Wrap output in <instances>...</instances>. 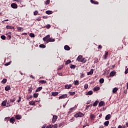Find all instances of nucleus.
<instances>
[{"mask_svg":"<svg viewBox=\"0 0 128 128\" xmlns=\"http://www.w3.org/2000/svg\"><path fill=\"white\" fill-rule=\"evenodd\" d=\"M76 60L78 62H86V58H82V56L80 55L76 58Z\"/></svg>","mask_w":128,"mask_h":128,"instance_id":"nucleus-1","label":"nucleus"},{"mask_svg":"<svg viewBox=\"0 0 128 128\" xmlns=\"http://www.w3.org/2000/svg\"><path fill=\"white\" fill-rule=\"evenodd\" d=\"M50 36L48 34L43 38V40L44 41L46 44H48V40H50Z\"/></svg>","mask_w":128,"mask_h":128,"instance_id":"nucleus-2","label":"nucleus"},{"mask_svg":"<svg viewBox=\"0 0 128 128\" xmlns=\"http://www.w3.org/2000/svg\"><path fill=\"white\" fill-rule=\"evenodd\" d=\"M84 116V114L82 113L81 112H79L74 115V117L75 118H82V116Z\"/></svg>","mask_w":128,"mask_h":128,"instance_id":"nucleus-3","label":"nucleus"},{"mask_svg":"<svg viewBox=\"0 0 128 128\" xmlns=\"http://www.w3.org/2000/svg\"><path fill=\"white\" fill-rule=\"evenodd\" d=\"M56 120H58V116H56V115H54L52 121V124H54V122H56Z\"/></svg>","mask_w":128,"mask_h":128,"instance_id":"nucleus-4","label":"nucleus"},{"mask_svg":"<svg viewBox=\"0 0 128 128\" xmlns=\"http://www.w3.org/2000/svg\"><path fill=\"white\" fill-rule=\"evenodd\" d=\"M11 8H18V4L16 3H12L11 4Z\"/></svg>","mask_w":128,"mask_h":128,"instance_id":"nucleus-5","label":"nucleus"},{"mask_svg":"<svg viewBox=\"0 0 128 128\" xmlns=\"http://www.w3.org/2000/svg\"><path fill=\"white\" fill-rule=\"evenodd\" d=\"M72 84H70L69 85L67 84L64 86V88L66 90H70V88H72Z\"/></svg>","mask_w":128,"mask_h":128,"instance_id":"nucleus-6","label":"nucleus"},{"mask_svg":"<svg viewBox=\"0 0 128 128\" xmlns=\"http://www.w3.org/2000/svg\"><path fill=\"white\" fill-rule=\"evenodd\" d=\"M68 98V94H63L59 96V100H60L62 98Z\"/></svg>","mask_w":128,"mask_h":128,"instance_id":"nucleus-7","label":"nucleus"},{"mask_svg":"<svg viewBox=\"0 0 128 128\" xmlns=\"http://www.w3.org/2000/svg\"><path fill=\"white\" fill-rule=\"evenodd\" d=\"M10 122L11 124H14V122H16V118L14 117H12L10 120Z\"/></svg>","mask_w":128,"mask_h":128,"instance_id":"nucleus-8","label":"nucleus"},{"mask_svg":"<svg viewBox=\"0 0 128 128\" xmlns=\"http://www.w3.org/2000/svg\"><path fill=\"white\" fill-rule=\"evenodd\" d=\"M6 30H14V27L10 26H6Z\"/></svg>","mask_w":128,"mask_h":128,"instance_id":"nucleus-9","label":"nucleus"},{"mask_svg":"<svg viewBox=\"0 0 128 128\" xmlns=\"http://www.w3.org/2000/svg\"><path fill=\"white\" fill-rule=\"evenodd\" d=\"M37 101H34L32 100L30 102H29V104L30 106H36V102Z\"/></svg>","mask_w":128,"mask_h":128,"instance_id":"nucleus-10","label":"nucleus"},{"mask_svg":"<svg viewBox=\"0 0 128 128\" xmlns=\"http://www.w3.org/2000/svg\"><path fill=\"white\" fill-rule=\"evenodd\" d=\"M110 118H111L110 114H108L106 116L105 118V120H110Z\"/></svg>","mask_w":128,"mask_h":128,"instance_id":"nucleus-11","label":"nucleus"},{"mask_svg":"<svg viewBox=\"0 0 128 128\" xmlns=\"http://www.w3.org/2000/svg\"><path fill=\"white\" fill-rule=\"evenodd\" d=\"M94 94V92H92V90H90L87 92H86V96H92Z\"/></svg>","mask_w":128,"mask_h":128,"instance_id":"nucleus-12","label":"nucleus"},{"mask_svg":"<svg viewBox=\"0 0 128 128\" xmlns=\"http://www.w3.org/2000/svg\"><path fill=\"white\" fill-rule=\"evenodd\" d=\"M91 4H98V2L94 0H90Z\"/></svg>","mask_w":128,"mask_h":128,"instance_id":"nucleus-13","label":"nucleus"},{"mask_svg":"<svg viewBox=\"0 0 128 128\" xmlns=\"http://www.w3.org/2000/svg\"><path fill=\"white\" fill-rule=\"evenodd\" d=\"M6 102H8V101L6 100H4L2 102V106H6Z\"/></svg>","mask_w":128,"mask_h":128,"instance_id":"nucleus-14","label":"nucleus"},{"mask_svg":"<svg viewBox=\"0 0 128 128\" xmlns=\"http://www.w3.org/2000/svg\"><path fill=\"white\" fill-rule=\"evenodd\" d=\"M94 74V69H91V70L87 73L88 76H90L91 74Z\"/></svg>","mask_w":128,"mask_h":128,"instance_id":"nucleus-15","label":"nucleus"},{"mask_svg":"<svg viewBox=\"0 0 128 128\" xmlns=\"http://www.w3.org/2000/svg\"><path fill=\"white\" fill-rule=\"evenodd\" d=\"M116 72L114 71H112V72H110V76H116Z\"/></svg>","mask_w":128,"mask_h":128,"instance_id":"nucleus-16","label":"nucleus"},{"mask_svg":"<svg viewBox=\"0 0 128 128\" xmlns=\"http://www.w3.org/2000/svg\"><path fill=\"white\" fill-rule=\"evenodd\" d=\"M64 49L65 50H70V48L68 46L66 45L64 46Z\"/></svg>","mask_w":128,"mask_h":128,"instance_id":"nucleus-17","label":"nucleus"},{"mask_svg":"<svg viewBox=\"0 0 128 128\" xmlns=\"http://www.w3.org/2000/svg\"><path fill=\"white\" fill-rule=\"evenodd\" d=\"M42 90V87L40 86L36 90V92H40Z\"/></svg>","mask_w":128,"mask_h":128,"instance_id":"nucleus-18","label":"nucleus"},{"mask_svg":"<svg viewBox=\"0 0 128 128\" xmlns=\"http://www.w3.org/2000/svg\"><path fill=\"white\" fill-rule=\"evenodd\" d=\"M104 106V102L101 101L99 102L98 106Z\"/></svg>","mask_w":128,"mask_h":128,"instance_id":"nucleus-19","label":"nucleus"},{"mask_svg":"<svg viewBox=\"0 0 128 128\" xmlns=\"http://www.w3.org/2000/svg\"><path fill=\"white\" fill-rule=\"evenodd\" d=\"M118 90V88H114L112 90V94H116Z\"/></svg>","mask_w":128,"mask_h":128,"instance_id":"nucleus-20","label":"nucleus"},{"mask_svg":"<svg viewBox=\"0 0 128 128\" xmlns=\"http://www.w3.org/2000/svg\"><path fill=\"white\" fill-rule=\"evenodd\" d=\"M56 42V39H52L50 38V37L49 38L48 42Z\"/></svg>","mask_w":128,"mask_h":128,"instance_id":"nucleus-21","label":"nucleus"},{"mask_svg":"<svg viewBox=\"0 0 128 128\" xmlns=\"http://www.w3.org/2000/svg\"><path fill=\"white\" fill-rule=\"evenodd\" d=\"M108 52H106V54L104 56V60H106V58H108Z\"/></svg>","mask_w":128,"mask_h":128,"instance_id":"nucleus-22","label":"nucleus"},{"mask_svg":"<svg viewBox=\"0 0 128 128\" xmlns=\"http://www.w3.org/2000/svg\"><path fill=\"white\" fill-rule=\"evenodd\" d=\"M100 88L98 86L94 87L93 89V90H94V92H98V90H100Z\"/></svg>","mask_w":128,"mask_h":128,"instance_id":"nucleus-23","label":"nucleus"},{"mask_svg":"<svg viewBox=\"0 0 128 128\" xmlns=\"http://www.w3.org/2000/svg\"><path fill=\"white\" fill-rule=\"evenodd\" d=\"M108 124H110V121H106L104 122L105 126H108Z\"/></svg>","mask_w":128,"mask_h":128,"instance_id":"nucleus-24","label":"nucleus"},{"mask_svg":"<svg viewBox=\"0 0 128 128\" xmlns=\"http://www.w3.org/2000/svg\"><path fill=\"white\" fill-rule=\"evenodd\" d=\"M5 90H6V92L10 90V86H7L5 87Z\"/></svg>","mask_w":128,"mask_h":128,"instance_id":"nucleus-25","label":"nucleus"},{"mask_svg":"<svg viewBox=\"0 0 128 128\" xmlns=\"http://www.w3.org/2000/svg\"><path fill=\"white\" fill-rule=\"evenodd\" d=\"M70 62H72V61L70 60H67L65 63V66H66V65L70 64Z\"/></svg>","mask_w":128,"mask_h":128,"instance_id":"nucleus-26","label":"nucleus"},{"mask_svg":"<svg viewBox=\"0 0 128 128\" xmlns=\"http://www.w3.org/2000/svg\"><path fill=\"white\" fill-rule=\"evenodd\" d=\"M90 118L92 120H94V119L96 118V116H94V115L92 114L90 116Z\"/></svg>","mask_w":128,"mask_h":128,"instance_id":"nucleus-27","label":"nucleus"},{"mask_svg":"<svg viewBox=\"0 0 128 128\" xmlns=\"http://www.w3.org/2000/svg\"><path fill=\"white\" fill-rule=\"evenodd\" d=\"M58 92H52V96H58Z\"/></svg>","mask_w":128,"mask_h":128,"instance_id":"nucleus-28","label":"nucleus"},{"mask_svg":"<svg viewBox=\"0 0 128 128\" xmlns=\"http://www.w3.org/2000/svg\"><path fill=\"white\" fill-rule=\"evenodd\" d=\"M46 14H52V11L47 10L46 12Z\"/></svg>","mask_w":128,"mask_h":128,"instance_id":"nucleus-29","label":"nucleus"},{"mask_svg":"<svg viewBox=\"0 0 128 128\" xmlns=\"http://www.w3.org/2000/svg\"><path fill=\"white\" fill-rule=\"evenodd\" d=\"M39 82H40L42 84H46V81L44 80H40Z\"/></svg>","mask_w":128,"mask_h":128,"instance_id":"nucleus-30","label":"nucleus"},{"mask_svg":"<svg viewBox=\"0 0 128 128\" xmlns=\"http://www.w3.org/2000/svg\"><path fill=\"white\" fill-rule=\"evenodd\" d=\"M40 48H46V45L44 44H41L39 46Z\"/></svg>","mask_w":128,"mask_h":128,"instance_id":"nucleus-31","label":"nucleus"},{"mask_svg":"<svg viewBox=\"0 0 128 128\" xmlns=\"http://www.w3.org/2000/svg\"><path fill=\"white\" fill-rule=\"evenodd\" d=\"M76 65H74L72 64H70V68H72L73 70H74V68H76Z\"/></svg>","mask_w":128,"mask_h":128,"instance_id":"nucleus-32","label":"nucleus"},{"mask_svg":"<svg viewBox=\"0 0 128 128\" xmlns=\"http://www.w3.org/2000/svg\"><path fill=\"white\" fill-rule=\"evenodd\" d=\"M34 98H36L38 96V93H34L33 95Z\"/></svg>","mask_w":128,"mask_h":128,"instance_id":"nucleus-33","label":"nucleus"},{"mask_svg":"<svg viewBox=\"0 0 128 128\" xmlns=\"http://www.w3.org/2000/svg\"><path fill=\"white\" fill-rule=\"evenodd\" d=\"M99 82L100 84H104V78L100 79Z\"/></svg>","mask_w":128,"mask_h":128,"instance_id":"nucleus-34","label":"nucleus"},{"mask_svg":"<svg viewBox=\"0 0 128 128\" xmlns=\"http://www.w3.org/2000/svg\"><path fill=\"white\" fill-rule=\"evenodd\" d=\"M98 104V100L96 101L93 104V106H96Z\"/></svg>","mask_w":128,"mask_h":128,"instance_id":"nucleus-35","label":"nucleus"},{"mask_svg":"<svg viewBox=\"0 0 128 128\" xmlns=\"http://www.w3.org/2000/svg\"><path fill=\"white\" fill-rule=\"evenodd\" d=\"M16 120H20V118H22V116H20V115H17L16 116Z\"/></svg>","mask_w":128,"mask_h":128,"instance_id":"nucleus-36","label":"nucleus"},{"mask_svg":"<svg viewBox=\"0 0 128 128\" xmlns=\"http://www.w3.org/2000/svg\"><path fill=\"white\" fill-rule=\"evenodd\" d=\"M17 30H18L19 32H22V31L24 30V29H23L22 28V27H18V28H17Z\"/></svg>","mask_w":128,"mask_h":128,"instance_id":"nucleus-37","label":"nucleus"},{"mask_svg":"<svg viewBox=\"0 0 128 128\" xmlns=\"http://www.w3.org/2000/svg\"><path fill=\"white\" fill-rule=\"evenodd\" d=\"M69 94H70V96H74V94H76V92H70Z\"/></svg>","mask_w":128,"mask_h":128,"instance_id":"nucleus-38","label":"nucleus"},{"mask_svg":"<svg viewBox=\"0 0 128 128\" xmlns=\"http://www.w3.org/2000/svg\"><path fill=\"white\" fill-rule=\"evenodd\" d=\"M74 84L75 86H78L80 84L78 80H76L74 82Z\"/></svg>","mask_w":128,"mask_h":128,"instance_id":"nucleus-39","label":"nucleus"},{"mask_svg":"<svg viewBox=\"0 0 128 128\" xmlns=\"http://www.w3.org/2000/svg\"><path fill=\"white\" fill-rule=\"evenodd\" d=\"M0 38H2V40H4L6 38V37L4 35H2L0 36Z\"/></svg>","mask_w":128,"mask_h":128,"instance_id":"nucleus-40","label":"nucleus"},{"mask_svg":"<svg viewBox=\"0 0 128 128\" xmlns=\"http://www.w3.org/2000/svg\"><path fill=\"white\" fill-rule=\"evenodd\" d=\"M28 94H31L32 92V88H30L28 90Z\"/></svg>","mask_w":128,"mask_h":128,"instance_id":"nucleus-41","label":"nucleus"},{"mask_svg":"<svg viewBox=\"0 0 128 128\" xmlns=\"http://www.w3.org/2000/svg\"><path fill=\"white\" fill-rule=\"evenodd\" d=\"M10 38H12V36L10 35H8L6 38V40H10Z\"/></svg>","mask_w":128,"mask_h":128,"instance_id":"nucleus-42","label":"nucleus"},{"mask_svg":"<svg viewBox=\"0 0 128 128\" xmlns=\"http://www.w3.org/2000/svg\"><path fill=\"white\" fill-rule=\"evenodd\" d=\"M88 84H86L84 86V88H85V90H88Z\"/></svg>","mask_w":128,"mask_h":128,"instance_id":"nucleus-43","label":"nucleus"},{"mask_svg":"<svg viewBox=\"0 0 128 128\" xmlns=\"http://www.w3.org/2000/svg\"><path fill=\"white\" fill-rule=\"evenodd\" d=\"M30 38H34L35 36L34 33H30Z\"/></svg>","mask_w":128,"mask_h":128,"instance_id":"nucleus-44","label":"nucleus"},{"mask_svg":"<svg viewBox=\"0 0 128 128\" xmlns=\"http://www.w3.org/2000/svg\"><path fill=\"white\" fill-rule=\"evenodd\" d=\"M50 0H47L45 2V4H50Z\"/></svg>","mask_w":128,"mask_h":128,"instance_id":"nucleus-45","label":"nucleus"},{"mask_svg":"<svg viewBox=\"0 0 128 128\" xmlns=\"http://www.w3.org/2000/svg\"><path fill=\"white\" fill-rule=\"evenodd\" d=\"M84 76H85L84 73L82 72L80 74V78H84Z\"/></svg>","mask_w":128,"mask_h":128,"instance_id":"nucleus-46","label":"nucleus"},{"mask_svg":"<svg viewBox=\"0 0 128 128\" xmlns=\"http://www.w3.org/2000/svg\"><path fill=\"white\" fill-rule=\"evenodd\" d=\"M36 20H38V22H40V20H42V17L39 16L36 19Z\"/></svg>","mask_w":128,"mask_h":128,"instance_id":"nucleus-47","label":"nucleus"},{"mask_svg":"<svg viewBox=\"0 0 128 128\" xmlns=\"http://www.w3.org/2000/svg\"><path fill=\"white\" fill-rule=\"evenodd\" d=\"M16 102V98H13V100L10 99V102Z\"/></svg>","mask_w":128,"mask_h":128,"instance_id":"nucleus-48","label":"nucleus"},{"mask_svg":"<svg viewBox=\"0 0 128 128\" xmlns=\"http://www.w3.org/2000/svg\"><path fill=\"white\" fill-rule=\"evenodd\" d=\"M6 80H7L6 78L3 79L2 80V84H6Z\"/></svg>","mask_w":128,"mask_h":128,"instance_id":"nucleus-49","label":"nucleus"},{"mask_svg":"<svg viewBox=\"0 0 128 128\" xmlns=\"http://www.w3.org/2000/svg\"><path fill=\"white\" fill-rule=\"evenodd\" d=\"M62 68H64V66H60L58 68V70H62Z\"/></svg>","mask_w":128,"mask_h":128,"instance_id":"nucleus-50","label":"nucleus"},{"mask_svg":"<svg viewBox=\"0 0 128 128\" xmlns=\"http://www.w3.org/2000/svg\"><path fill=\"white\" fill-rule=\"evenodd\" d=\"M10 62L5 64L4 66H10Z\"/></svg>","mask_w":128,"mask_h":128,"instance_id":"nucleus-51","label":"nucleus"},{"mask_svg":"<svg viewBox=\"0 0 128 128\" xmlns=\"http://www.w3.org/2000/svg\"><path fill=\"white\" fill-rule=\"evenodd\" d=\"M38 12L36 10V11L34 12V16H38Z\"/></svg>","mask_w":128,"mask_h":128,"instance_id":"nucleus-52","label":"nucleus"},{"mask_svg":"<svg viewBox=\"0 0 128 128\" xmlns=\"http://www.w3.org/2000/svg\"><path fill=\"white\" fill-rule=\"evenodd\" d=\"M57 74H58V76H62V73L58 72Z\"/></svg>","mask_w":128,"mask_h":128,"instance_id":"nucleus-53","label":"nucleus"},{"mask_svg":"<svg viewBox=\"0 0 128 128\" xmlns=\"http://www.w3.org/2000/svg\"><path fill=\"white\" fill-rule=\"evenodd\" d=\"M21 100H22V97L19 96L18 100H17V102H20Z\"/></svg>","mask_w":128,"mask_h":128,"instance_id":"nucleus-54","label":"nucleus"},{"mask_svg":"<svg viewBox=\"0 0 128 128\" xmlns=\"http://www.w3.org/2000/svg\"><path fill=\"white\" fill-rule=\"evenodd\" d=\"M90 106H92V104L91 105H88V106H86V110H88V108H90Z\"/></svg>","mask_w":128,"mask_h":128,"instance_id":"nucleus-55","label":"nucleus"},{"mask_svg":"<svg viewBox=\"0 0 128 128\" xmlns=\"http://www.w3.org/2000/svg\"><path fill=\"white\" fill-rule=\"evenodd\" d=\"M46 28H50V24H47V25L46 26Z\"/></svg>","mask_w":128,"mask_h":128,"instance_id":"nucleus-56","label":"nucleus"},{"mask_svg":"<svg viewBox=\"0 0 128 128\" xmlns=\"http://www.w3.org/2000/svg\"><path fill=\"white\" fill-rule=\"evenodd\" d=\"M98 48H100V50H102V45H99L98 46Z\"/></svg>","mask_w":128,"mask_h":128,"instance_id":"nucleus-57","label":"nucleus"},{"mask_svg":"<svg viewBox=\"0 0 128 128\" xmlns=\"http://www.w3.org/2000/svg\"><path fill=\"white\" fill-rule=\"evenodd\" d=\"M30 78H32L33 80H35L34 76L32 75H31L30 76Z\"/></svg>","mask_w":128,"mask_h":128,"instance_id":"nucleus-58","label":"nucleus"},{"mask_svg":"<svg viewBox=\"0 0 128 128\" xmlns=\"http://www.w3.org/2000/svg\"><path fill=\"white\" fill-rule=\"evenodd\" d=\"M4 22H8V19L2 21V24H4Z\"/></svg>","mask_w":128,"mask_h":128,"instance_id":"nucleus-59","label":"nucleus"},{"mask_svg":"<svg viewBox=\"0 0 128 128\" xmlns=\"http://www.w3.org/2000/svg\"><path fill=\"white\" fill-rule=\"evenodd\" d=\"M52 125L47 126L46 128H52Z\"/></svg>","mask_w":128,"mask_h":128,"instance_id":"nucleus-60","label":"nucleus"},{"mask_svg":"<svg viewBox=\"0 0 128 128\" xmlns=\"http://www.w3.org/2000/svg\"><path fill=\"white\" fill-rule=\"evenodd\" d=\"M10 120L9 117L5 118H4V120Z\"/></svg>","mask_w":128,"mask_h":128,"instance_id":"nucleus-61","label":"nucleus"},{"mask_svg":"<svg viewBox=\"0 0 128 128\" xmlns=\"http://www.w3.org/2000/svg\"><path fill=\"white\" fill-rule=\"evenodd\" d=\"M54 128H58V125L57 124H54Z\"/></svg>","mask_w":128,"mask_h":128,"instance_id":"nucleus-62","label":"nucleus"},{"mask_svg":"<svg viewBox=\"0 0 128 128\" xmlns=\"http://www.w3.org/2000/svg\"><path fill=\"white\" fill-rule=\"evenodd\" d=\"M74 108H70V110L72 111V110H74Z\"/></svg>","mask_w":128,"mask_h":128,"instance_id":"nucleus-63","label":"nucleus"},{"mask_svg":"<svg viewBox=\"0 0 128 128\" xmlns=\"http://www.w3.org/2000/svg\"><path fill=\"white\" fill-rule=\"evenodd\" d=\"M42 18H44V19L48 18V16H43Z\"/></svg>","mask_w":128,"mask_h":128,"instance_id":"nucleus-64","label":"nucleus"}]
</instances>
